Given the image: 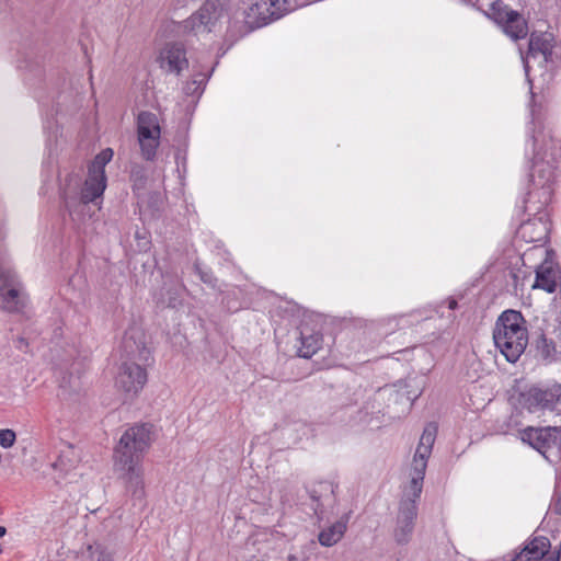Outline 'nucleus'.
<instances>
[{
  "instance_id": "nucleus-2",
  "label": "nucleus",
  "mask_w": 561,
  "mask_h": 561,
  "mask_svg": "<svg viewBox=\"0 0 561 561\" xmlns=\"http://www.w3.org/2000/svg\"><path fill=\"white\" fill-rule=\"evenodd\" d=\"M152 443V425L136 424L125 431L114 449V470L136 500L145 496L141 460Z\"/></svg>"
},
{
  "instance_id": "nucleus-6",
  "label": "nucleus",
  "mask_w": 561,
  "mask_h": 561,
  "mask_svg": "<svg viewBox=\"0 0 561 561\" xmlns=\"http://www.w3.org/2000/svg\"><path fill=\"white\" fill-rule=\"evenodd\" d=\"M228 10V0H206L201 8L181 23L184 34L201 35L216 31Z\"/></svg>"
},
{
  "instance_id": "nucleus-15",
  "label": "nucleus",
  "mask_w": 561,
  "mask_h": 561,
  "mask_svg": "<svg viewBox=\"0 0 561 561\" xmlns=\"http://www.w3.org/2000/svg\"><path fill=\"white\" fill-rule=\"evenodd\" d=\"M553 37L550 33L533 32L529 36L528 43V57H537L541 55L545 61H548L552 56Z\"/></svg>"
},
{
  "instance_id": "nucleus-21",
  "label": "nucleus",
  "mask_w": 561,
  "mask_h": 561,
  "mask_svg": "<svg viewBox=\"0 0 561 561\" xmlns=\"http://www.w3.org/2000/svg\"><path fill=\"white\" fill-rule=\"evenodd\" d=\"M137 133L138 135H144V138H150V135L160 134V125L157 115L151 112L139 113Z\"/></svg>"
},
{
  "instance_id": "nucleus-13",
  "label": "nucleus",
  "mask_w": 561,
  "mask_h": 561,
  "mask_svg": "<svg viewBox=\"0 0 561 561\" xmlns=\"http://www.w3.org/2000/svg\"><path fill=\"white\" fill-rule=\"evenodd\" d=\"M0 299L2 309L10 313L22 312L26 306V297L15 287L14 278L4 274L0 275Z\"/></svg>"
},
{
  "instance_id": "nucleus-19",
  "label": "nucleus",
  "mask_w": 561,
  "mask_h": 561,
  "mask_svg": "<svg viewBox=\"0 0 561 561\" xmlns=\"http://www.w3.org/2000/svg\"><path fill=\"white\" fill-rule=\"evenodd\" d=\"M533 342L535 346L536 355L542 359H551L556 354V345L552 340H548L541 328L531 333Z\"/></svg>"
},
{
  "instance_id": "nucleus-31",
  "label": "nucleus",
  "mask_w": 561,
  "mask_h": 561,
  "mask_svg": "<svg viewBox=\"0 0 561 561\" xmlns=\"http://www.w3.org/2000/svg\"><path fill=\"white\" fill-rule=\"evenodd\" d=\"M7 534V528L3 526H0V538H2Z\"/></svg>"
},
{
  "instance_id": "nucleus-16",
  "label": "nucleus",
  "mask_w": 561,
  "mask_h": 561,
  "mask_svg": "<svg viewBox=\"0 0 561 561\" xmlns=\"http://www.w3.org/2000/svg\"><path fill=\"white\" fill-rule=\"evenodd\" d=\"M547 224L539 219H530L520 225L518 234L526 242H546L548 238Z\"/></svg>"
},
{
  "instance_id": "nucleus-9",
  "label": "nucleus",
  "mask_w": 561,
  "mask_h": 561,
  "mask_svg": "<svg viewBox=\"0 0 561 561\" xmlns=\"http://www.w3.org/2000/svg\"><path fill=\"white\" fill-rule=\"evenodd\" d=\"M298 7L296 0H260L245 12V24L249 31L265 26Z\"/></svg>"
},
{
  "instance_id": "nucleus-3",
  "label": "nucleus",
  "mask_w": 561,
  "mask_h": 561,
  "mask_svg": "<svg viewBox=\"0 0 561 561\" xmlns=\"http://www.w3.org/2000/svg\"><path fill=\"white\" fill-rule=\"evenodd\" d=\"M113 154V150L106 148L95 156L89 165L83 185L77 175L70 174L66 178L60 198L73 221L83 220L90 209L89 204L102 197L106 188L105 165L112 160Z\"/></svg>"
},
{
  "instance_id": "nucleus-12",
  "label": "nucleus",
  "mask_w": 561,
  "mask_h": 561,
  "mask_svg": "<svg viewBox=\"0 0 561 561\" xmlns=\"http://www.w3.org/2000/svg\"><path fill=\"white\" fill-rule=\"evenodd\" d=\"M158 62L161 69L180 76L188 67L184 44L179 42L167 43L160 50Z\"/></svg>"
},
{
  "instance_id": "nucleus-10",
  "label": "nucleus",
  "mask_w": 561,
  "mask_h": 561,
  "mask_svg": "<svg viewBox=\"0 0 561 561\" xmlns=\"http://www.w3.org/2000/svg\"><path fill=\"white\" fill-rule=\"evenodd\" d=\"M482 13L501 27L513 41L523 39L528 35V23L524 16L512 10L502 0H494L488 11Z\"/></svg>"
},
{
  "instance_id": "nucleus-22",
  "label": "nucleus",
  "mask_w": 561,
  "mask_h": 561,
  "mask_svg": "<svg viewBox=\"0 0 561 561\" xmlns=\"http://www.w3.org/2000/svg\"><path fill=\"white\" fill-rule=\"evenodd\" d=\"M83 561H114L113 551L102 542L94 541L82 552Z\"/></svg>"
},
{
  "instance_id": "nucleus-18",
  "label": "nucleus",
  "mask_w": 561,
  "mask_h": 561,
  "mask_svg": "<svg viewBox=\"0 0 561 561\" xmlns=\"http://www.w3.org/2000/svg\"><path fill=\"white\" fill-rule=\"evenodd\" d=\"M309 496L314 503L313 512L316 515L322 514L323 503L329 500H334L335 486L332 482L321 481L308 490Z\"/></svg>"
},
{
  "instance_id": "nucleus-25",
  "label": "nucleus",
  "mask_w": 561,
  "mask_h": 561,
  "mask_svg": "<svg viewBox=\"0 0 561 561\" xmlns=\"http://www.w3.org/2000/svg\"><path fill=\"white\" fill-rule=\"evenodd\" d=\"M130 180L133 182L134 190L144 188L147 181L145 170L138 165L134 167L130 171Z\"/></svg>"
},
{
  "instance_id": "nucleus-29",
  "label": "nucleus",
  "mask_w": 561,
  "mask_h": 561,
  "mask_svg": "<svg viewBox=\"0 0 561 561\" xmlns=\"http://www.w3.org/2000/svg\"><path fill=\"white\" fill-rule=\"evenodd\" d=\"M14 344L18 350L27 352L28 342L23 336H18L14 340Z\"/></svg>"
},
{
  "instance_id": "nucleus-30",
  "label": "nucleus",
  "mask_w": 561,
  "mask_h": 561,
  "mask_svg": "<svg viewBox=\"0 0 561 561\" xmlns=\"http://www.w3.org/2000/svg\"><path fill=\"white\" fill-rule=\"evenodd\" d=\"M449 309H456L457 308V301L455 299H451L448 305Z\"/></svg>"
},
{
  "instance_id": "nucleus-8",
  "label": "nucleus",
  "mask_w": 561,
  "mask_h": 561,
  "mask_svg": "<svg viewBox=\"0 0 561 561\" xmlns=\"http://www.w3.org/2000/svg\"><path fill=\"white\" fill-rule=\"evenodd\" d=\"M539 135L531 136V144L534 148L533 164L529 173V182L534 186V190L527 193L525 198V207L529 209L528 204L530 199L538 194V190H541V195L547 198L550 196V184L554 180V167L550 161L545 160V153L541 152V148H538Z\"/></svg>"
},
{
  "instance_id": "nucleus-14",
  "label": "nucleus",
  "mask_w": 561,
  "mask_h": 561,
  "mask_svg": "<svg viewBox=\"0 0 561 561\" xmlns=\"http://www.w3.org/2000/svg\"><path fill=\"white\" fill-rule=\"evenodd\" d=\"M547 257L536 268V279L533 288H540L547 293H554L557 290L558 283L561 278V272L556 263L548 257L550 251H547Z\"/></svg>"
},
{
  "instance_id": "nucleus-32",
  "label": "nucleus",
  "mask_w": 561,
  "mask_h": 561,
  "mask_svg": "<svg viewBox=\"0 0 561 561\" xmlns=\"http://www.w3.org/2000/svg\"><path fill=\"white\" fill-rule=\"evenodd\" d=\"M512 276H513L514 280L516 282L517 275L513 273Z\"/></svg>"
},
{
  "instance_id": "nucleus-1",
  "label": "nucleus",
  "mask_w": 561,
  "mask_h": 561,
  "mask_svg": "<svg viewBox=\"0 0 561 561\" xmlns=\"http://www.w3.org/2000/svg\"><path fill=\"white\" fill-rule=\"evenodd\" d=\"M437 426L428 424L420 438L410 470V483L403 489L399 501L393 539L400 546L408 545L413 536L417 518V501L423 490L427 460L436 439Z\"/></svg>"
},
{
  "instance_id": "nucleus-23",
  "label": "nucleus",
  "mask_w": 561,
  "mask_h": 561,
  "mask_svg": "<svg viewBox=\"0 0 561 561\" xmlns=\"http://www.w3.org/2000/svg\"><path fill=\"white\" fill-rule=\"evenodd\" d=\"M138 141L144 159L152 161L160 145V134L150 135V138H144V135H138Z\"/></svg>"
},
{
  "instance_id": "nucleus-26",
  "label": "nucleus",
  "mask_w": 561,
  "mask_h": 561,
  "mask_svg": "<svg viewBox=\"0 0 561 561\" xmlns=\"http://www.w3.org/2000/svg\"><path fill=\"white\" fill-rule=\"evenodd\" d=\"M16 439V434L13 430L5 428L0 430V445L3 448H10L14 445Z\"/></svg>"
},
{
  "instance_id": "nucleus-28",
  "label": "nucleus",
  "mask_w": 561,
  "mask_h": 561,
  "mask_svg": "<svg viewBox=\"0 0 561 561\" xmlns=\"http://www.w3.org/2000/svg\"><path fill=\"white\" fill-rule=\"evenodd\" d=\"M54 467L62 471H68L73 467V465L69 459H67L65 454H61L58 460L54 463Z\"/></svg>"
},
{
  "instance_id": "nucleus-20",
  "label": "nucleus",
  "mask_w": 561,
  "mask_h": 561,
  "mask_svg": "<svg viewBox=\"0 0 561 561\" xmlns=\"http://www.w3.org/2000/svg\"><path fill=\"white\" fill-rule=\"evenodd\" d=\"M347 519L337 520L327 529H323L319 536V542L323 547H332L337 543L346 531Z\"/></svg>"
},
{
  "instance_id": "nucleus-4",
  "label": "nucleus",
  "mask_w": 561,
  "mask_h": 561,
  "mask_svg": "<svg viewBox=\"0 0 561 561\" xmlns=\"http://www.w3.org/2000/svg\"><path fill=\"white\" fill-rule=\"evenodd\" d=\"M123 348L127 360L119 368L116 385L128 397L133 398L147 382V371L142 365L149 364L151 352L146 346L144 333L135 329L125 333Z\"/></svg>"
},
{
  "instance_id": "nucleus-24",
  "label": "nucleus",
  "mask_w": 561,
  "mask_h": 561,
  "mask_svg": "<svg viewBox=\"0 0 561 561\" xmlns=\"http://www.w3.org/2000/svg\"><path fill=\"white\" fill-rule=\"evenodd\" d=\"M214 71V68L210 70L208 75L197 73L193 76V79L185 83L183 91L187 95H201L206 81L208 80L210 73Z\"/></svg>"
},
{
  "instance_id": "nucleus-27",
  "label": "nucleus",
  "mask_w": 561,
  "mask_h": 561,
  "mask_svg": "<svg viewBox=\"0 0 561 561\" xmlns=\"http://www.w3.org/2000/svg\"><path fill=\"white\" fill-rule=\"evenodd\" d=\"M194 268L203 283L209 285L213 288L217 287L218 279L213 275L210 271L202 270L198 264H195Z\"/></svg>"
},
{
  "instance_id": "nucleus-5",
  "label": "nucleus",
  "mask_w": 561,
  "mask_h": 561,
  "mask_svg": "<svg viewBox=\"0 0 561 561\" xmlns=\"http://www.w3.org/2000/svg\"><path fill=\"white\" fill-rule=\"evenodd\" d=\"M520 311L508 309L497 318L493 340L507 362L515 363L527 347L528 333Z\"/></svg>"
},
{
  "instance_id": "nucleus-7",
  "label": "nucleus",
  "mask_w": 561,
  "mask_h": 561,
  "mask_svg": "<svg viewBox=\"0 0 561 561\" xmlns=\"http://www.w3.org/2000/svg\"><path fill=\"white\" fill-rule=\"evenodd\" d=\"M518 403L530 413L551 412L561 415V385L533 386L519 393Z\"/></svg>"
},
{
  "instance_id": "nucleus-17",
  "label": "nucleus",
  "mask_w": 561,
  "mask_h": 561,
  "mask_svg": "<svg viewBox=\"0 0 561 561\" xmlns=\"http://www.w3.org/2000/svg\"><path fill=\"white\" fill-rule=\"evenodd\" d=\"M300 346L298 355L304 358H310L321 348L322 335L319 332L311 331L307 325L300 327Z\"/></svg>"
},
{
  "instance_id": "nucleus-11",
  "label": "nucleus",
  "mask_w": 561,
  "mask_h": 561,
  "mask_svg": "<svg viewBox=\"0 0 561 561\" xmlns=\"http://www.w3.org/2000/svg\"><path fill=\"white\" fill-rule=\"evenodd\" d=\"M520 438L524 443H527L539 451L550 462L559 458L561 450V427L528 426L520 431Z\"/></svg>"
}]
</instances>
